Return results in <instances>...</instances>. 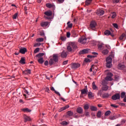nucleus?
Segmentation results:
<instances>
[{
	"instance_id": "nucleus-1",
	"label": "nucleus",
	"mask_w": 126,
	"mask_h": 126,
	"mask_svg": "<svg viewBox=\"0 0 126 126\" xmlns=\"http://www.w3.org/2000/svg\"><path fill=\"white\" fill-rule=\"evenodd\" d=\"M67 52H74L77 50V45L75 42H69L66 47Z\"/></svg>"
},
{
	"instance_id": "nucleus-2",
	"label": "nucleus",
	"mask_w": 126,
	"mask_h": 126,
	"mask_svg": "<svg viewBox=\"0 0 126 126\" xmlns=\"http://www.w3.org/2000/svg\"><path fill=\"white\" fill-rule=\"evenodd\" d=\"M113 60L112 58L109 57L106 58V67L110 68L112 67V62Z\"/></svg>"
},
{
	"instance_id": "nucleus-3",
	"label": "nucleus",
	"mask_w": 126,
	"mask_h": 126,
	"mask_svg": "<svg viewBox=\"0 0 126 126\" xmlns=\"http://www.w3.org/2000/svg\"><path fill=\"white\" fill-rule=\"evenodd\" d=\"M78 42L81 43V44H83L85 45V44H88V41H87V38L86 37L83 36L79 38Z\"/></svg>"
},
{
	"instance_id": "nucleus-4",
	"label": "nucleus",
	"mask_w": 126,
	"mask_h": 126,
	"mask_svg": "<svg viewBox=\"0 0 126 126\" xmlns=\"http://www.w3.org/2000/svg\"><path fill=\"white\" fill-rule=\"evenodd\" d=\"M71 68L73 69H75V68H78L80 67V64L79 63H72L70 64Z\"/></svg>"
},
{
	"instance_id": "nucleus-5",
	"label": "nucleus",
	"mask_w": 126,
	"mask_h": 126,
	"mask_svg": "<svg viewBox=\"0 0 126 126\" xmlns=\"http://www.w3.org/2000/svg\"><path fill=\"white\" fill-rule=\"evenodd\" d=\"M113 73L109 72L107 74V76L105 78V80L107 81H112L113 80Z\"/></svg>"
},
{
	"instance_id": "nucleus-6",
	"label": "nucleus",
	"mask_w": 126,
	"mask_h": 126,
	"mask_svg": "<svg viewBox=\"0 0 126 126\" xmlns=\"http://www.w3.org/2000/svg\"><path fill=\"white\" fill-rule=\"evenodd\" d=\"M96 26H97V24L95 21H92L90 24V28L92 30H96Z\"/></svg>"
},
{
	"instance_id": "nucleus-7",
	"label": "nucleus",
	"mask_w": 126,
	"mask_h": 126,
	"mask_svg": "<svg viewBox=\"0 0 126 126\" xmlns=\"http://www.w3.org/2000/svg\"><path fill=\"white\" fill-rule=\"evenodd\" d=\"M81 94L80 95L81 97H83L82 95H87V93L88 92V90L87 89V86H86L85 88L81 91Z\"/></svg>"
},
{
	"instance_id": "nucleus-8",
	"label": "nucleus",
	"mask_w": 126,
	"mask_h": 126,
	"mask_svg": "<svg viewBox=\"0 0 126 126\" xmlns=\"http://www.w3.org/2000/svg\"><path fill=\"white\" fill-rule=\"evenodd\" d=\"M120 98H121V95L119 93L116 94L112 96V100H114V101H116V100H119Z\"/></svg>"
},
{
	"instance_id": "nucleus-9",
	"label": "nucleus",
	"mask_w": 126,
	"mask_h": 126,
	"mask_svg": "<svg viewBox=\"0 0 126 126\" xmlns=\"http://www.w3.org/2000/svg\"><path fill=\"white\" fill-rule=\"evenodd\" d=\"M23 117L25 123H27V122H31L32 119L30 117L28 116L25 114L24 115Z\"/></svg>"
},
{
	"instance_id": "nucleus-10",
	"label": "nucleus",
	"mask_w": 126,
	"mask_h": 126,
	"mask_svg": "<svg viewBox=\"0 0 126 126\" xmlns=\"http://www.w3.org/2000/svg\"><path fill=\"white\" fill-rule=\"evenodd\" d=\"M90 52V49H83L82 51L80 52V54L81 55L84 54H88V53Z\"/></svg>"
},
{
	"instance_id": "nucleus-11",
	"label": "nucleus",
	"mask_w": 126,
	"mask_h": 126,
	"mask_svg": "<svg viewBox=\"0 0 126 126\" xmlns=\"http://www.w3.org/2000/svg\"><path fill=\"white\" fill-rule=\"evenodd\" d=\"M96 13L97 15L102 16L104 14V12L103 10L99 9L97 10Z\"/></svg>"
},
{
	"instance_id": "nucleus-12",
	"label": "nucleus",
	"mask_w": 126,
	"mask_h": 126,
	"mask_svg": "<svg viewBox=\"0 0 126 126\" xmlns=\"http://www.w3.org/2000/svg\"><path fill=\"white\" fill-rule=\"evenodd\" d=\"M49 25V22H42L40 24L41 27H47Z\"/></svg>"
},
{
	"instance_id": "nucleus-13",
	"label": "nucleus",
	"mask_w": 126,
	"mask_h": 126,
	"mask_svg": "<svg viewBox=\"0 0 126 126\" xmlns=\"http://www.w3.org/2000/svg\"><path fill=\"white\" fill-rule=\"evenodd\" d=\"M52 60H54L55 63H57L58 61H59V57L58 56V55H53V58Z\"/></svg>"
},
{
	"instance_id": "nucleus-14",
	"label": "nucleus",
	"mask_w": 126,
	"mask_h": 126,
	"mask_svg": "<svg viewBox=\"0 0 126 126\" xmlns=\"http://www.w3.org/2000/svg\"><path fill=\"white\" fill-rule=\"evenodd\" d=\"M44 14L46 15V16H52L53 15V12L51 11H47L44 12Z\"/></svg>"
},
{
	"instance_id": "nucleus-15",
	"label": "nucleus",
	"mask_w": 126,
	"mask_h": 126,
	"mask_svg": "<svg viewBox=\"0 0 126 126\" xmlns=\"http://www.w3.org/2000/svg\"><path fill=\"white\" fill-rule=\"evenodd\" d=\"M26 52H27V49H26L25 48H21L19 50V53H20L21 54H25V53H26Z\"/></svg>"
},
{
	"instance_id": "nucleus-16",
	"label": "nucleus",
	"mask_w": 126,
	"mask_h": 126,
	"mask_svg": "<svg viewBox=\"0 0 126 126\" xmlns=\"http://www.w3.org/2000/svg\"><path fill=\"white\" fill-rule=\"evenodd\" d=\"M23 73L24 74H31V70L30 69L25 70L23 72Z\"/></svg>"
},
{
	"instance_id": "nucleus-17",
	"label": "nucleus",
	"mask_w": 126,
	"mask_h": 126,
	"mask_svg": "<svg viewBox=\"0 0 126 126\" xmlns=\"http://www.w3.org/2000/svg\"><path fill=\"white\" fill-rule=\"evenodd\" d=\"M109 97H110V94H109L108 93L103 94H102V98L104 99H107L109 98Z\"/></svg>"
},
{
	"instance_id": "nucleus-18",
	"label": "nucleus",
	"mask_w": 126,
	"mask_h": 126,
	"mask_svg": "<svg viewBox=\"0 0 126 126\" xmlns=\"http://www.w3.org/2000/svg\"><path fill=\"white\" fill-rule=\"evenodd\" d=\"M67 56V54H66V52L63 51L62 53H61V57L62 58H63V59H64V58H66V57Z\"/></svg>"
},
{
	"instance_id": "nucleus-19",
	"label": "nucleus",
	"mask_w": 126,
	"mask_h": 126,
	"mask_svg": "<svg viewBox=\"0 0 126 126\" xmlns=\"http://www.w3.org/2000/svg\"><path fill=\"white\" fill-rule=\"evenodd\" d=\"M93 89L94 90H98V87L96 86V85L95 84V82H93Z\"/></svg>"
},
{
	"instance_id": "nucleus-20",
	"label": "nucleus",
	"mask_w": 126,
	"mask_h": 126,
	"mask_svg": "<svg viewBox=\"0 0 126 126\" xmlns=\"http://www.w3.org/2000/svg\"><path fill=\"white\" fill-rule=\"evenodd\" d=\"M20 63L22 64H25V59H24V58H22L20 61Z\"/></svg>"
},
{
	"instance_id": "nucleus-21",
	"label": "nucleus",
	"mask_w": 126,
	"mask_h": 126,
	"mask_svg": "<svg viewBox=\"0 0 126 126\" xmlns=\"http://www.w3.org/2000/svg\"><path fill=\"white\" fill-rule=\"evenodd\" d=\"M88 95L90 99L94 97V95H93L92 92H89Z\"/></svg>"
},
{
	"instance_id": "nucleus-22",
	"label": "nucleus",
	"mask_w": 126,
	"mask_h": 126,
	"mask_svg": "<svg viewBox=\"0 0 126 126\" xmlns=\"http://www.w3.org/2000/svg\"><path fill=\"white\" fill-rule=\"evenodd\" d=\"M125 67V65L122 64H119L118 68L119 69H123Z\"/></svg>"
},
{
	"instance_id": "nucleus-23",
	"label": "nucleus",
	"mask_w": 126,
	"mask_h": 126,
	"mask_svg": "<svg viewBox=\"0 0 126 126\" xmlns=\"http://www.w3.org/2000/svg\"><path fill=\"white\" fill-rule=\"evenodd\" d=\"M104 34L106 36H109V35H111V32L109 30H107L104 32Z\"/></svg>"
},
{
	"instance_id": "nucleus-24",
	"label": "nucleus",
	"mask_w": 126,
	"mask_h": 126,
	"mask_svg": "<svg viewBox=\"0 0 126 126\" xmlns=\"http://www.w3.org/2000/svg\"><path fill=\"white\" fill-rule=\"evenodd\" d=\"M68 108H69V105H66L65 106H64L63 107H62L61 109V111H64V110H66V109H68Z\"/></svg>"
},
{
	"instance_id": "nucleus-25",
	"label": "nucleus",
	"mask_w": 126,
	"mask_h": 126,
	"mask_svg": "<svg viewBox=\"0 0 126 126\" xmlns=\"http://www.w3.org/2000/svg\"><path fill=\"white\" fill-rule=\"evenodd\" d=\"M44 56V53H39L38 55L36 56L38 59H41L42 58L41 57H43Z\"/></svg>"
},
{
	"instance_id": "nucleus-26",
	"label": "nucleus",
	"mask_w": 126,
	"mask_h": 126,
	"mask_svg": "<svg viewBox=\"0 0 126 126\" xmlns=\"http://www.w3.org/2000/svg\"><path fill=\"white\" fill-rule=\"evenodd\" d=\"M84 110H88L89 109V104H86L84 105Z\"/></svg>"
},
{
	"instance_id": "nucleus-27",
	"label": "nucleus",
	"mask_w": 126,
	"mask_h": 126,
	"mask_svg": "<svg viewBox=\"0 0 126 126\" xmlns=\"http://www.w3.org/2000/svg\"><path fill=\"white\" fill-rule=\"evenodd\" d=\"M38 62L39 63H44V59H43V58H40L38 60Z\"/></svg>"
},
{
	"instance_id": "nucleus-28",
	"label": "nucleus",
	"mask_w": 126,
	"mask_h": 126,
	"mask_svg": "<svg viewBox=\"0 0 126 126\" xmlns=\"http://www.w3.org/2000/svg\"><path fill=\"white\" fill-rule=\"evenodd\" d=\"M36 42H43L44 38H38L36 39Z\"/></svg>"
},
{
	"instance_id": "nucleus-29",
	"label": "nucleus",
	"mask_w": 126,
	"mask_h": 126,
	"mask_svg": "<svg viewBox=\"0 0 126 126\" xmlns=\"http://www.w3.org/2000/svg\"><path fill=\"white\" fill-rule=\"evenodd\" d=\"M103 55H107L109 53V51L107 49L104 50L102 51Z\"/></svg>"
},
{
	"instance_id": "nucleus-30",
	"label": "nucleus",
	"mask_w": 126,
	"mask_h": 126,
	"mask_svg": "<svg viewBox=\"0 0 126 126\" xmlns=\"http://www.w3.org/2000/svg\"><path fill=\"white\" fill-rule=\"evenodd\" d=\"M92 0H87L86 1V5H89L91 3Z\"/></svg>"
},
{
	"instance_id": "nucleus-31",
	"label": "nucleus",
	"mask_w": 126,
	"mask_h": 126,
	"mask_svg": "<svg viewBox=\"0 0 126 126\" xmlns=\"http://www.w3.org/2000/svg\"><path fill=\"white\" fill-rule=\"evenodd\" d=\"M108 89H109V87L108 86H105L102 88V90H103V91H107Z\"/></svg>"
},
{
	"instance_id": "nucleus-32",
	"label": "nucleus",
	"mask_w": 126,
	"mask_h": 126,
	"mask_svg": "<svg viewBox=\"0 0 126 126\" xmlns=\"http://www.w3.org/2000/svg\"><path fill=\"white\" fill-rule=\"evenodd\" d=\"M46 6H47L49 8H51L53 7V5L50 3H48L46 4Z\"/></svg>"
},
{
	"instance_id": "nucleus-33",
	"label": "nucleus",
	"mask_w": 126,
	"mask_h": 126,
	"mask_svg": "<svg viewBox=\"0 0 126 126\" xmlns=\"http://www.w3.org/2000/svg\"><path fill=\"white\" fill-rule=\"evenodd\" d=\"M91 110H92V111H97V107L92 106H91Z\"/></svg>"
},
{
	"instance_id": "nucleus-34",
	"label": "nucleus",
	"mask_w": 126,
	"mask_h": 126,
	"mask_svg": "<svg viewBox=\"0 0 126 126\" xmlns=\"http://www.w3.org/2000/svg\"><path fill=\"white\" fill-rule=\"evenodd\" d=\"M126 37V34L123 33L122 35L119 37L120 40H123L124 38Z\"/></svg>"
},
{
	"instance_id": "nucleus-35",
	"label": "nucleus",
	"mask_w": 126,
	"mask_h": 126,
	"mask_svg": "<svg viewBox=\"0 0 126 126\" xmlns=\"http://www.w3.org/2000/svg\"><path fill=\"white\" fill-rule=\"evenodd\" d=\"M67 116H72L73 115V113L71 112V111H69L67 112Z\"/></svg>"
},
{
	"instance_id": "nucleus-36",
	"label": "nucleus",
	"mask_w": 126,
	"mask_h": 126,
	"mask_svg": "<svg viewBox=\"0 0 126 126\" xmlns=\"http://www.w3.org/2000/svg\"><path fill=\"white\" fill-rule=\"evenodd\" d=\"M110 114H111L110 111H107L105 113V117H107V116H110Z\"/></svg>"
},
{
	"instance_id": "nucleus-37",
	"label": "nucleus",
	"mask_w": 126,
	"mask_h": 126,
	"mask_svg": "<svg viewBox=\"0 0 126 126\" xmlns=\"http://www.w3.org/2000/svg\"><path fill=\"white\" fill-rule=\"evenodd\" d=\"M67 25H68V28H71L72 27V24H70V23H69V22H68L67 23Z\"/></svg>"
},
{
	"instance_id": "nucleus-38",
	"label": "nucleus",
	"mask_w": 126,
	"mask_h": 126,
	"mask_svg": "<svg viewBox=\"0 0 126 126\" xmlns=\"http://www.w3.org/2000/svg\"><path fill=\"white\" fill-rule=\"evenodd\" d=\"M112 18H115V17H116V16H117V14L116 13V12H113L112 13Z\"/></svg>"
},
{
	"instance_id": "nucleus-39",
	"label": "nucleus",
	"mask_w": 126,
	"mask_h": 126,
	"mask_svg": "<svg viewBox=\"0 0 126 126\" xmlns=\"http://www.w3.org/2000/svg\"><path fill=\"white\" fill-rule=\"evenodd\" d=\"M54 63H55V61L53 59H50L49 61V64L52 65V64H53Z\"/></svg>"
},
{
	"instance_id": "nucleus-40",
	"label": "nucleus",
	"mask_w": 126,
	"mask_h": 126,
	"mask_svg": "<svg viewBox=\"0 0 126 126\" xmlns=\"http://www.w3.org/2000/svg\"><path fill=\"white\" fill-rule=\"evenodd\" d=\"M61 125H63V126H67L68 123L66 121H63L61 123Z\"/></svg>"
},
{
	"instance_id": "nucleus-41",
	"label": "nucleus",
	"mask_w": 126,
	"mask_h": 126,
	"mask_svg": "<svg viewBox=\"0 0 126 126\" xmlns=\"http://www.w3.org/2000/svg\"><path fill=\"white\" fill-rule=\"evenodd\" d=\"M39 51H40L39 48H36L34 51V54H37V53H38Z\"/></svg>"
},
{
	"instance_id": "nucleus-42",
	"label": "nucleus",
	"mask_w": 126,
	"mask_h": 126,
	"mask_svg": "<svg viewBox=\"0 0 126 126\" xmlns=\"http://www.w3.org/2000/svg\"><path fill=\"white\" fill-rule=\"evenodd\" d=\"M101 111H98L97 113V118H101Z\"/></svg>"
},
{
	"instance_id": "nucleus-43",
	"label": "nucleus",
	"mask_w": 126,
	"mask_h": 126,
	"mask_svg": "<svg viewBox=\"0 0 126 126\" xmlns=\"http://www.w3.org/2000/svg\"><path fill=\"white\" fill-rule=\"evenodd\" d=\"M125 96H126V93L125 92L122 93L121 94V98H125Z\"/></svg>"
},
{
	"instance_id": "nucleus-44",
	"label": "nucleus",
	"mask_w": 126,
	"mask_h": 126,
	"mask_svg": "<svg viewBox=\"0 0 126 126\" xmlns=\"http://www.w3.org/2000/svg\"><path fill=\"white\" fill-rule=\"evenodd\" d=\"M102 92L103 91L102 90L99 91L97 93L98 96H101Z\"/></svg>"
},
{
	"instance_id": "nucleus-45",
	"label": "nucleus",
	"mask_w": 126,
	"mask_h": 126,
	"mask_svg": "<svg viewBox=\"0 0 126 126\" xmlns=\"http://www.w3.org/2000/svg\"><path fill=\"white\" fill-rule=\"evenodd\" d=\"M17 15H18V13H16L15 14H14V15L13 16V19H16Z\"/></svg>"
},
{
	"instance_id": "nucleus-46",
	"label": "nucleus",
	"mask_w": 126,
	"mask_h": 126,
	"mask_svg": "<svg viewBox=\"0 0 126 126\" xmlns=\"http://www.w3.org/2000/svg\"><path fill=\"white\" fill-rule=\"evenodd\" d=\"M113 3H119V2H120V0H113Z\"/></svg>"
},
{
	"instance_id": "nucleus-47",
	"label": "nucleus",
	"mask_w": 126,
	"mask_h": 126,
	"mask_svg": "<svg viewBox=\"0 0 126 126\" xmlns=\"http://www.w3.org/2000/svg\"><path fill=\"white\" fill-rule=\"evenodd\" d=\"M55 93L57 94V95H59V97H61L62 95H61V94L59 92H57V91H55Z\"/></svg>"
},
{
	"instance_id": "nucleus-48",
	"label": "nucleus",
	"mask_w": 126,
	"mask_h": 126,
	"mask_svg": "<svg viewBox=\"0 0 126 126\" xmlns=\"http://www.w3.org/2000/svg\"><path fill=\"white\" fill-rule=\"evenodd\" d=\"M66 36L67 38H69L70 37V32H67Z\"/></svg>"
},
{
	"instance_id": "nucleus-49",
	"label": "nucleus",
	"mask_w": 126,
	"mask_h": 126,
	"mask_svg": "<svg viewBox=\"0 0 126 126\" xmlns=\"http://www.w3.org/2000/svg\"><path fill=\"white\" fill-rule=\"evenodd\" d=\"M61 39L62 41H65V40H66V37L62 36Z\"/></svg>"
},
{
	"instance_id": "nucleus-50",
	"label": "nucleus",
	"mask_w": 126,
	"mask_h": 126,
	"mask_svg": "<svg viewBox=\"0 0 126 126\" xmlns=\"http://www.w3.org/2000/svg\"><path fill=\"white\" fill-rule=\"evenodd\" d=\"M113 25L114 27H115V28H116L117 29H118V24H113Z\"/></svg>"
},
{
	"instance_id": "nucleus-51",
	"label": "nucleus",
	"mask_w": 126,
	"mask_h": 126,
	"mask_svg": "<svg viewBox=\"0 0 126 126\" xmlns=\"http://www.w3.org/2000/svg\"><path fill=\"white\" fill-rule=\"evenodd\" d=\"M92 54L94 55V57H97V56H98V53L96 52H92Z\"/></svg>"
},
{
	"instance_id": "nucleus-52",
	"label": "nucleus",
	"mask_w": 126,
	"mask_h": 126,
	"mask_svg": "<svg viewBox=\"0 0 126 126\" xmlns=\"http://www.w3.org/2000/svg\"><path fill=\"white\" fill-rule=\"evenodd\" d=\"M109 119L110 120H116V118L115 116H113V117H110Z\"/></svg>"
},
{
	"instance_id": "nucleus-53",
	"label": "nucleus",
	"mask_w": 126,
	"mask_h": 126,
	"mask_svg": "<svg viewBox=\"0 0 126 126\" xmlns=\"http://www.w3.org/2000/svg\"><path fill=\"white\" fill-rule=\"evenodd\" d=\"M59 3H63L64 1V0H58Z\"/></svg>"
},
{
	"instance_id": "nucleus-54",
	"label": "nucleus",
	"mask_w": 126,
	"mask_h": 126,
	"mask_svg": "<svg viewBox=\"0 0 126 126\" xmlns=\"http://www.w3.org/2000/svg\"><path fill=\"white\" fill-rule=\"evenodd\" d=\"M46 92H48V93H50V89L49 88H46L45 90Z\"/></svg>"
},
{
	"instance_id": "nucleus-55",
	"label": "nucleus",
	"mask_w": 126,
	"mask_h": 126,
	"mask_svg": "<svg viewBox=\"0 0 126 126\" xmlns=\"http://www.w3.org/2000/svg\"><path fill=\"white\" fill-rule=\"evenodd\" d=\"M22 111H30V110L28 108H26L23 109Z\"/></svg>"
},
{
	"instance_id": "nucleus-56",
	"label": "nucleus",
	"mask_w": 126,
	"mask_h": 126,
	"mask_svg": "<svg viewBox=\"0 0 126 126\" xmlns=\"http://www.w3.org/2000/svg\"><path fill=\"white\" fill-rule=\"evenodd\" d=\"M83 109L82 108L80 107H79L77 109V111H83Z\"/></svg>"
},
{
	"instance_id": "nucleus-57",
	"label": "nucleus",
	"mask_w": 126,
	"mask_h": 126,
	"mask_svg": "<svg viewBox=\"0 0 126 126\" xmlns=\"http://www.w3.org/2000/svg\"><path fill=\"white\" fill-rule=\"evenodd\" d=\"M67 63H68V61H64L63 63V65H64V64H67Z\"/></svg>"
},
{
	"instance_id": "nucleus-58",
	"label": "nucleus",
	"mask_w": 126,
	"mask_h": 126,
	"mask_svg": "<svg viewBox=\"0 0 126 126\" xmlns=\"http://www.w3.org/2000/svg\"><path fill=\"white\" fill-rule=\"evenodd\" d=\"M50 90L52 91H56V90H55V88H54V87H50Z\"/></svg>"
},
{
	"instance_id": "nucleus-59",
	"label": "nucleus",
	"mask_w": 126,
	"mask_h": 126,
	"mask_svg": "<svg viewBox=\"0 0 126 126\" xmlns=\"http://www.w3.org/2000/svg\"><path fill=\"white\" fill-rule=\"evenodd\" d=\"M44 64L45 65H48V64H49V62H48V61H46L44 63Z\"/></svg>"
},
{
	"instance_id": "nucleus-60",
	"label": "nucleus",
	"mask_w": 126,
	"mask_h": 126,
	"mask_svg": "<svg viewBox=\"0 0 126 126\" xmlns=\"http://www.w3.org/2000/svg\"><path fill=\"white\" fill-rule=\"evenodd\" d=\"M102 47H103V45L100 44V45H98V49H102Z\"/></svg>"
},
{
	"instance_id": "nucleus-61",
	"label": "nucleus",
	"mask_w": 126,
	"mask_h": 126,
	"mask_svg": "<svg viewBox=\"0 0 126 126\" xmlns=\"http://www.w3.org/2000/svg\"><path fill=\"white\" fill-rule=\"evenodd\" d=\"M111 107H113V108H118V106H116V105H114V104H111Z\"/></svg>"
},
{
	"instance_id": "nucleus-62",
	"label": "nucleus",
	"mask_w": 126,
	"mask_h": 126,
	"mask_svg": "<svg viewBox=\"0 0 126 126\" xmlns=\"http://www.w3.org/2000/svg\"><path fill=\"white\" fill-rule=\"evenodd\" d=\"M44 35H45L44 32H40V36H44Z\"/></svg>"
},
{
	"instance_id": "nucleus-63",
	"label": "nucleus",
	"mask_w": 126,
	"mask_h": 126,
	"mask_svg": "<svg viewBox=\"0 0 126 126\" xmlns=\"http://www.w3.org/2000/svg\"><path fill=\"white\" fill-rule=\"evenodd\" d=\"M85 62L86 63H90V60L89 59H85Z\"/></svg>"
},
{
	"instance_id": "nucleus-64",
	"label": "nucleus",
	"mask_w": 126,
	"mask_h": 126,
	"mask_svg": "<svg viewBox=\"0 0 126 126\" xmlns=\"http://www.w3.org/2000/svg\"><path fill=\"white\" fill-rule=\"evenodd\" d=\"M102 85H105V84H106V81L105 80L102 81Z\"/></svg>"
}]
</instances>
